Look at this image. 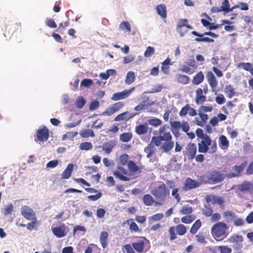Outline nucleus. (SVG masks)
<instances>
[{
    "label": "nucleus",
    "instance_id": "nucleus-1",
    "mask_svg": "<svg viewBox=\"0 0 253 253\" xmlns=\"http://www.w3.org/2000/svg\"><path fill=\"white\" fill-rule=\"evenodd\" d=\"M166 126L164 125L159 129V135L153 136L151 141L147 147L144 148V152L147 153L148 158L151 157L155 152V145L159 146L162 142L164 141L161 146V149L165 152L170 151L174 147V142L172 140V136L169 131H166Z\"/></svg>",
    "mask_w": 253,
    "mask_h": 253
},
{
    "label": "nucleus",
    "instance_id": "nucleus-2",
    "mask_svg": "<svg viewBox=\"0 0 253 253\" xmlns=\"http://www.w3.org/2000/svg\"><path fill=\"white\" fill-rule=\"evenodd\" d=\"M216 150V142H212L210 136H206L198 143V151L200 153H206L209 151L210 153L213 154Z\"/></svg>",
    "mask_w": 253,
    "mask_h": 253
},
{
    "label": "nucleus",
    "instance_id": "nucleus-3",
    "mask_svg": "<svg viewBox=\"0 0 253 253\" xmlns=\"http://www.w3.org/2000/svg\"><path fill=\"white\" fill-rule=\"evenodd\" d=\"M228 229L227 224L222 222L214 224L211 228V233L216 240H221L227 236L226 232Z\"/></svg>",
    "mask_w": 253,
    "mask_h": 253
},
{
    "label": "nucleus",
    "instance_id": "nucleus-4",
    "mask_svg": "<svg viewBox=\"0 0 253 253\" xmlns=\"http://www.w3.org/2000/svg\"><path fill=\"white\" fill-rule=\"evenodd\" d=\"M132 247L138 253H146L150 248L149 241L145 237L138 236L132 243Z\"/></svg>",
    "mask_w": 253,
    "mask_h": 253
},
{
    "label": "nucleus",
    "instance_id": "nucleus-5",
    "mask_svg": "<svg viewBox=\"0 0 253 253\" xmlns=\"http://www.w3.org/2000/svg\"><path fill=\"white\" fill-rule=\"evenodd\" d=\"M151 194L157 200L164 202L167 197L169 196V191L166 185L164 183H162L158 187L153 189L151 191Z\"/></svg>",
    "mask_w": 253,
    "mask_h": 253
},
{
    "label": "nucleus",
    "instance_id": "nucleus-6",
    "mask_svg": "<svg viewBox=\"0 0 253 253\" xmlns=\"http://www.w3.org/2000/svg\"><path fill=\"white\" fill-rule=\"evenodd\" d=\"M125 104V103L122 101H119L115 103L102 112L101 115L108 116H111L123 108Z\"/></svg>",
    "mask_w": 253,
    "mask_h": 253
},
{
    "label": "nucleus",
    "instance_id": "nucleus-7",
    "mask_svg": "<svg viewBox=\"0 0 253 253\" xmlns=\"http://www.w3.org/2000/svg\"><path fill=\"white\" fill-rule=\"evenodd\" d=\"M53 224L51 227V230L56 237L59 238H61L65 237L67 234L66 226L64 223H60L59 225L57 227H54Z\"/></svg>",
    "mask_w": 253,
    "mask_h": 253
},
{
    "label": "nucleus",
    "instance_id": "nucleus-8",
    "mask_svg": "<svg viewBox=\"0 0 253 253\" xmlns=\"http://www.w3.org/2000/svg\"><path fill=\"white\" fill-rule=\"evenodd\" d=\"M20 27V25L17 22H10L6 24L4 30V36L5 37H10L12 33L18 30Z\"/></svg>",
    "mask_w": 253,
    "mask_h": 253
},
{
    "label": "nucleus",
    "instance_id": "nucleus-9",
    "mask_svg": "<svg viewBox=\"0 0 253 253\" xmlns=\"http://www.w3.org/2000/svg\"><path fill=\"white\" fill-rule=\"evenodd\" d=\"M21 215L26 219H37L36 214L33 210L28 206H23L21 210Z\"/></svg>",
    "mask_w": 253,
    "mask_h": 253
},
{
    "label": "nucleus",
    "instance_id": "nucleus-10",
    "mask_svg": "<svg viewBox=\"0 0 253 253\" xmlns=\"http://www.w3.org/2000/svg\"><path fill=\"white\" fill-rule=\"evenodd\" d=\"M49 137V130L46 126L40 127L37 132L36 141H46Z\"/></svg>",
    "mask_w": 253,
    "mask_h": 253
},
{
    "label": "nucleus",
    "instance_id": "nucleus-11",
    "mask_svg": "<svg viewBox=\"0 0 253 253\" xmlns=\"http://www.w3.org/2000/svg\"><path fill=\"white\" fill-rule=\"evenodd\" d=\"M134 89V87H132L129 89H125L122 91L116 92L112 95L111 99L114 101L125 99L129 96Z\"/></svg>",
    "mask_w": 253,
    "mask_h": 253
},
{
    "label": "nucleus",
    "instance_id": "nucleus-12",
    "mask_svg": "<svg viewBox=\"0 0 253 253\" xmlns=\"http://www.w3.org/2000/svg\"><path fill=\"white\" fill-rule=\"evenodd\" d=\"M113 174L122 181H128L129 178L127 170L122 167H118L117 169L114 171Z\"/></svg>",
    "mask_w": 253,
    "mask_h": 253
},
{
    "label": "nucleus",
    "instance_id": "nucleus-13",
    "mask_svg": "<svg viewBox=\"0 0 253 253\" xmlns=\"http://www.w3.org/2000/svg\"><path fill=\"white\" fill-rule=\"evenodd\" d=\"M211 32H206L203 34L199 33L195 31H193L191 32V34L195 36L198 37L195 39L194 41L197 42H208L209 43H212L214 42V40L211 39L209 37L203 38L204 35H210Z\"/></svg>",
    "mask_w": 253,
    "mask_h": 253
},
{
    "label": "nucleus",
    "instance_id": "nucleus-14",
    "mask_svg": "<svg viewBox=\"0 0 253 253\" xmlns=\"http://www.w3.org/2000/svg\"><path fill=\"white\" fill-rule=\"evenodd\" d=\"M201 185L200 183L190 177H188L183 186L182 189L184 191H188L199 187Z\"/></svg>",
    "mask_w": 253,
    "mask_h": 253
},
{
    "label": "nucleus",
    "instance_id": "nucleus-15",
    "mask_svg": "<svg viewBox=\"0 0 253 253\" xmlns=\"http://www.w3.org/2000/svg\"><path fill=\"white\" fill-rule=\"evenodd\" d=\"M207 180L210 183H216L221 182L223 180L222 174L216 171H213L210 174L209 176L207 177Z\"/></svg>",
    "mask_w": 253,
    "mask_h": 253
},
{
    "label": "nucleus",
    "instance_id": "nucleus-16",
    "mask_svg": "<svg viewBox=\"0 0 253 253\" xmlns=\"http://www.w3.org/2000/svg\"><path fill=\"white\" fill-rule=\"evenodd\" d=\"M186 149V155L189 160L193 159L197 152V146L193 143H189L187 144Z\"/></svg>",
    "mask_w": 253,
    "mask_h": 253
},
{
    "label": "nucleus",
    "instance_id": "nucleus-17",
    "mask_svg": "<svg viewBox=\"0 0 253 253\" xmlns=\"http://www.w3.org/2000/svg\"><path fill=\"white\" fill-rule=\"evenodd\" d=\"M206 200L207 203L212 205L217 204L221 206L224 204V201L222 198L215 195L207 196Z\"/></svg>",
    "mask_w": 253,
    "mask_h": 253
},
{
    "label": "nucleus",
    "instance_id": "nucleus-18",
    "mask_svg": "<svg viewBox=\"0 0 253 253\" xmlns=\"http://www.w3.org/2000/svg\"><path fill=\"white\" fill-rule=\"evenodd\" d=\"M207 81L212 89H215L218 85V82L212 72L209 71L206 76Z\"/></svg>",
    "mask_w": 253,
    "mask_h": 253
},
{
    "label": "nucleus",
    "instance_id": "nucleus-19",
    "mask_svg": "<svg viewBox=\"0 0 253 253\" xmlns=\"http://www.w3.org/2000/svg\"><path fill=\"white\" fill-rule=\"evenodd\" d=\"M203 91L201 88H198L196 90V103L197 104H202L206 100L207 97L203 94Z\"/></svg>",
    "mask_w": 253,
    "mask_h": 253
},
{
    "label": "nucleus",
    "instance_id": "nucleus-20",
    "mask_svg": "<svg viewBox=\"0 0 253 253\" xmlns=\"http://www.w3.org/2000/svg\"><path fill=\"white\" fill-rule=\"evenodd\" d=\"M156 11L159 15L162 18L165 19L167 17V10L166 5L164 3L159 4L156 7Z\"/></svg>",
    "mask_w": 253,
    "mask_h": 253
},
{
    "label": "nucleus",
    "instance_id": "nucleus-21",
    "mask_svg": "<svg viewBox=\"0 0 253 253\" xmlns=\"http://www.w3.org/2000/svg\"><path fill=\"white\" fill-rule=\"evenodd\" d=\"M176 81L180 84H186L189 83L190 78L185 75L177 74L175 75Z\"/></svg>",
    "mask_w": 253,
    "mask_h": 253
},
{
    "label": "nucleus",
    "instance_id": "nucleus-22",
    "mask_svg": "<svg viewBox=\"0 0 253 253\" xmlns=\"http://www.w3.org/2000/svg\"><path fill=\"white\" fill-rule=\"evenodd\" d=\"M74 169V165L73 164H69L67 166L66 169L63 171L62 173L61 176L63 179H68L71 176Z\"/></svg>",
    "mask_w": 253,
    "mask_h": 253
},
{
    "label": "nucleus",
    "instance_id": "nucleus-23",
    "mask_svg": "<svg viewBox=\"0 0 253 253\" xmlns=\"http://www.w3.org/2000/svg\"><path fill=\"white\" fill-rule=\"evenodd\" d=\"M205 78V76L202 71L198 72L193 77L192 84L194 85H198L202 83Z\"/></svg>",
    "mask_w": 253,
    "mask_h": 253
},
{
    "label": "nucleus",
    "instance_id": "nucleus-24",
    "mask_svg": "<svg viewBox=\"0 0 253 253\" xmlns=\"http://www.w3.org/2000/svg\"><path fill=\"white\" fill-rule=\"evenodd\" d=\"M148 130V126L147 124L139 125L136 126L135 128V132L138 135H143L146 134Z\"/></svg>",
    "mask_w": 253,
    "mask_h": 253
},
{
    "label": "nucleus",
    "instance_id": "nucleus-25",
    "mask_svg": "<svg viewBox=\"0 0 253 253\" xmlns=\"http://www.w3.org/2000/svg\"><path fill=\"white\" fill-rule=\"evenodd\" d=\"M109 236L108 233L106 231H103L100 235V242L101 244L102 247L103 249L107 248L108 246V238Z\"/></svg>",
    "mask_w": 253,
    "mask_h": 253
},
{
    "label": "nucleus",
    "instance_id": "nucleus-26",
    "mask_svg": "<svg viewBox=\"0 0 253 253\" xmlns=\"http://www.w3.org/2000/svg\"><path fill=\"white\" fill-rule=\"evenodd\" d=\"M170 64V59L168 57L162 63L161 66V71L165 74H168L169 73V65Z\"/></svg>",
    "mask_w": 253,
    "mask_h": 253
},
{
    "label": "nucleus",
    "instance_id": "nucleus-27",
    "mask_svg": "<svg viewBox=\"0 0 253 253\" xmlns=\"http://www.w3.org/2000/svg\"><path fill=\"white\" fill-rule=\"evenodd\" d=\"M224 92L226 96L231 98L235 95V89L231 84L226 85L224 88Z\"/></svg>",
    "mask_w": 253,
    "mask_h": 253
},
{
    "label": "nucleus",
    "instance_id": "nucleus-28",
    "mask_svg": "<svg viewBox=\"0 0 253 253\" xmlns=\"http://www.w3.org/2000/svg\"><path fill=\"white\" fill-rule=\"evenodd\" d=\"M233 169L237 172L236 173H230L227 175L229 178H232L238 176L240 172H241L244 169L243 165L240 166L235 165L233 167Z\"/></svg>",
    "mask_w": 253,
    "mask_h": 253
},
{
    "label": "nucleus",
    "instance_id": "nucleus-29",
    "mask_svg": "<svg viewBox=\"0 0 253 253\" xmlns=\"http://www.w3.org/2000/svg\"><path fill=\"white\" fill-rule=\"evenodd\" d=\"M228 241L233 244L239 243V242H243V237L242 235L233 234L228 239Z\"/></svg>",
    "mask_w": 253,
    "mask_h": 253
},
{
    "label": "nucleus",
    "instance_id": "nucleus-30",
    "mask_svg": "<svg viewBox=\"0 0 253 253\" xmlns=\"http://www.w3.org/2000/svg\"><path fill=\"white\" fill-rule=\"evenodd\" d=\"M132 136L131 132H124L120 135V140L123 142H128L132 139Z\"/></svg>",
    "mask_w": 253,
    "mask_h": 253
},
{
    "label": "nucleus",
    "instance_id": "nucleus-31",
    "mask_svg": "<svg viewBox=\"0 0 253 253\" xmlns=\"http://www.w3.org/2000/svg\"><path fill=\"white\" fill-rule=\"evenodd\" d=\"M229 141L225 135H221L219 137V145L223 149H226L229 146Z\"/></svg>",
    "mask_w": 253,
    "mask_h": 253
},
{
    "label": "nucleus",
    "instance_id": "nucleus-32",
    "mask_svg": "<svg viewBox=\"0 0 253 253\" xmlns=\"http://www.w3.org/2000/svg\"><path fill=\"white\" fill-rule=\"evenodd\" d=\"M129 112L126 111L117 115L114 119L115 121H120L124 120H129L133 116H128Z\"/></svg>",
    "mask_w": 253,
    "mask_h": 253
},
{
    "label": "nucleus",
    "instance_id": "nucleus-33",
    "mask_svg": "<svg viewBox=\"0 0 253 253\" xmlns=\"http://www.w3.org/2000/svg\"><path fill=\"white\" fill-rule=\"evenodd\" d=\"M202 225V222L200 219H197L192 225L190 232L192 234H195Z\"/></svg>",
    "mask_w": 253,
    "mask_h": 253
},
{
    "label": "nucleus",
    "instance_id": "nucleus-34",
    "mask_svg": "<svg viewBox=\"0 0 253 253\" xmlns=\"http://www.w3.org/2000/svg\"><path fill=\"white\" fill-rule=\"evenodd\" d=\"M175 227L176 228V233L179 235H183L187 232V229L184 224H179Z\"/></svg>",
    "mask_w": 253,
    "mask_h": 253
},
{
    "label": "nucleus",
    "instance_id": "nucleus-35",
    "mask_svg": "<svg viewBox=\"0 0 253 253\" xmlns=\"http://www.w3.org/2000/svg\"><path fill=\"white\" fill-rule=\"evenodd\" d=\"M120 29L130 33L131 30V25L127 21L122 22L119 25Z\"/></svg>",
    "mask_w": 253,
    "mask_h": 253
},
{
    "label": "nucleus",
    "instance_id": "nucleus-36",
    "mask_svg": "<svg viewBox=\"0 0 253 253\" xmlns=\"http://www.w3.org/2000/svg\"><path fill=\"white\" fill-rule=\"evenodd\" d=\"M135 80L134 73L132 71H129L127 73L126 77L125 83L127 84H130L132 83Z\"/></svg>",
    "mask_w": 253,
    "mask_h": 253
},
{
    "label": "nucleus",
    "instance_id": "nucleus-37",
    "mask_svg": "<svg viewBox=\"0 0 253 253\" xmlns=\"http://www.w3.org/2000/svg\"><path fill=\"white\" fill-rule=\"evenodd\" d=\"M143 201L146 206H151L154 202L152 197L149 194H145L143 196Z\"/></svg>",
    "mask_w": 253,
    "mask_h": 253
},
{
    "label": "nucleus",
    "instance_id": "nucleus-38",
    "mask_svg": "<svg viewBox=\"0 0 253 253\" xmlns=\"http://www.w3.org/2000/svg\"><path fill=\"white\" fill-rule=\"evenodd\" d=\"M80 135L84 138H87L89 136L94 137L95 136L93 131L92 129H84L80 132Z\"/></svg>",
    "mask_w": 253,
    "mask_h": 253
},
{
    "label": "nucleus",
    "instance_id": "nucleus-39",
    "mask_svg": "<svg viewBox=\"0 0 253 253\" xmlns=\"http://www.w3.org/2000/svg\"><path fill=\"white\" fill-rule=\"evenodd\" d=\"M220 7L223 11L225 13H227L231 12V9H230V3L228 0H223Z\"/></svg>",
    "mask_w": 253,
    "mask_h": 253
},
{
    "label": "nucleus",
    "instance_id": "nucleus-40",
    "mask_svg": "<svg viewBox=\"0 0 253 253\" xmlns=\"http://www.w3.org/2000/svg\"><path fill=\"white\" fill-rule=\"evenodd\" d=\"M193 212V209L189 205H184L180 210V212L182 214H190Z\"/></svg>",
    "mask_w": 253,
    "mask_h": 253
},
{
    "label": "nucleus",
    "instance_id": "nucleus-41",
    "mask_svg": "<svg viewBox=\"0 0 253 253\" xmlns=\"http://www.w3.org/2000/svg\"><path fill=\"white\" fill-rule=\"evenodd\" d=\"M114 145L109 142L104 143L102 146L103 150L107 154H109L112 151Z\"/></svg>",
    "mask_w": 253,
    "mask_h": 253
},
{
    "label": "nucleus",
    "instance_id": "nucleus-42",
    "mask_svg": "<svg viewBox=\"0 0 253 253\" xmlns=\"http://www.w3.org/2000/svg\"><path fill=\"white\" fill-rule=\"evenodd\" d=\"M237 66L238 68H242L245 71H250L251 68L253 66V64L249 62H240Z\"/></svg>",
    "mask_w": 253,
    "mask_h": 253
},
{
    "label": "nucleus",
    "instance_id": "nucleus-43",
    "mask_svg": "<svg viewBox=\"0 0 253 253\" xmlns=\"http://www.w3.org/2000/svg\"><path fill=\"white\" fill-rule=\"evenodd\" d=\"M128 169L132 172H136L139 170V168L132 161H129L127 164Z\"/></svg>",
    "mask_w": 253,
    "mask_h": 253
},
{
    "label": "nucleus",
    "instance_id": "nucleus-44",
    "mask_svg": "<svg viewBox=\"0 0 253 253\" xmlns=\"http://www.w3.org/2000/svg\"><path fill=\"white\" fill-rule=\"evenodd\" d=\"M148 123L151 126H152L154 127H157L161 125L162 121L159 119L153 118L148 120Z\"/></svg>",
    "mask_w": 253,
    "mask_h": 253
},
{
    "label": "nucleus",
    "instance_id": "nucleus-45",
    "mask_svg": "<svg viewBox=\"0 0 253 253\" xmlns=\"http://www.w3.org/2000/svg\"><path fill=\"white\" fill-rule=\"evenodd\" d=\"M195 216L192 215H188L182 217L181 220L182 223L185 224H189L192 223L195 220Z\"/></svg>",
    "mask_w": 253,
    "mask_h": 253
},
{
    "label": "nucleus",
    "instance_id": "nucleus-46",
    "mask_svg": "<svg viewBox=\"0 0 253 253\" xmlns=\"http://www.w3.org/2000/svg\"><path fill=\"white\" fill-rule=\"evenodd\" d=\"M30 220L32 221V222L28 223L27 225V228L32 231L34 229H36L37 226L38 225L39 223V221L37 219H31Z\"/></svg>",
    "mask_w": 253,
    "mask_h": 253
},
{
    "label": "nucleus",
    "instance_id": "nucleus-47",
    "mask_svg": "<svg viewBox=\"0 0 253 253\" xmlns=\"http://www.w3.org/2000/svg\"><path fill=\"white\" fill-rule=\"evenodd\" d=\"M93 147L92 144L91 142H85L82 143L80 145V148L83 150H89Z\"/></svg>",
    "mask_w": 253,
    "mask_h": 253
},
{
    "label": "nucleus",
    "instance_id": "nucleus-48",
    "mask_svg": "<svg viewBox=\"0 0 253 253\" xmlns=\"http://www.w3.org/2000/svg\"><path fill=\"white\" fill-rule=\"evenodd\" d=\"M164 217V215L162 213H159L155 214L149 218V221L150 223L154 222L155 221L159 220L162 219Z\"/></svg>",
    "mask_w": 253,
    "mask_h": 253
},
{
    "label": "nucleus",
    "instance_id": "nucleus-49",
    "mask_svg": "<svg viewBox=\"0 0 253 253\" xmlns=\"http://www.w3.org/2000/svg\"><path fill=\"white\" fill-rule=\"evenodd\" d=\"M85 102V100L83 97H81L76 100L75 105L78 108L81 109L84 106Z\"/></svg>",
    "mask_w": 253,
    "mask_h": 253
},
{
    "label": "nucleus",
    "instance_id": "nucleus-50",
    "mask_svg": "<svg viewBox=\"0 0 253 253\" xmlns=\"http://www.w3.org/2000/svg\"><path fill=\"white\" fill-rule=\"evenodd\" d=\"M13 211V206L10 204L2 210V213L4 215L11 214Z\"/></svg>",
    "mask_w": 253,
    "mask_h": 253
},
{
    "label": "nucleus",
    "instance_id": "nucleus-51",
    "mask_svg": "<svg viewBox=\"0 0 253 253\" xmlns=\"http://www.w3.org/2000/svg\"><path fill=\"white\" fill-rule=\"evenodd\" d=\"M122 250L125 253H135V250L130 244H126L123 246Z\"/></svg>",
    "mask_w": 253,
    "mask_h": 253
},
{
    "label": "nucleus",
    "instance_id": "nucleus-52",
    "mask_svg": "<svg viewBox=\"0 0 253 253\" xmlns=\"http://www.w3.org/2000/svg\"><path fill=\"white\" fill-rule=\"evenodd\" d=\"M155 48L152 46H148L145 50L144 56L145 57H149L155 53Z\"/></svg>",
    "mask_w": 253,
    "mask_h": 253
},
{
    "label": "nucleus",
    "instance_id": "nucleus-53",
    "mask_svg": "<svg viewBox=\"0 0 253 253\" xmlns=\"http://www.w3.org/2000/svg\"><path fill=\"white\" fill-rule=\"evenodd\" d=\"M78 134L77 131H69L66 132L62 137L63 140L66 139H71L76 136Z\"/></svg>",
    "mask_w": 253,
    "mask_h": 253
},
{
    "label": "nucleus",
    "instance_id": "nucleus-54",
    "mask_svg": "<svg viewBox=\"0 0 253 253\" xmlns=\"http://www.w3.org/2000/svg\"><path fill=\"white\" fill-rule=\"evenodd\" d=\"M176 228L174 226H171L169 228V233L170 235L169 239L172 241L175 239L177 237L176 233H175Z\"/></svg>",
    "mask_w": 253,
    "mask_h": 253
},
{
    "label": "nucleus",
    "instance_id": "nucleus-55",
    "mask_svg": "<svg viewBox=\"0 0 253 253\" xmlns=\"http://www.w3.org/2000/svg\"><path fill=\"white\" fill-rule=\"evenodd\" d=\"M218 250L220 253H231L232 252V249L227 246H218Z\"/></svg>",
    "mask_w": 253,
    "mask_h": 253
},
{
    "label": "nucleus",
    "instance_id": "nucleus-56",
    "mask_svg": "<svg viewBox=\"0 0 253 253\" xmlns=\"http://www.w3.org/2000/svg\"><path fill=\"white\" fill-rule=\"evenodd\" d=\"M93 84V82L92 80L89 79H84L81 83V85L84 87H89L91 86Z\"/></svg>",
    "mask_w": 253,
    "mask_h": 253
},
{
    "label": "nucleus",
    "instance_id": "nucleus-57",
    "mask_svg": "<svg viewBox=\"0 0 253 253\" xmlns=\"http://www.w3.org/2000/svg\"><path fill=\"white\" fill-rule=\"evenodd\" d=\"M181 123L179 121H173L170 123L171 127L172 130H178L181 127Z\"/></svg>",
    "mask_w": 253,
    "mask_h": 253
},
{
    "label": "nucleus",
    "instance_id": "nucleus-58",
    "mask_svg": "<svg viewBox=\"0 0 253 253\" xmlns=\"http://www.w3.org/2000/svg\"><path fill=\"white\" fill-rule=\"evenodd\" d=\"M45 24L47 26L52 28H55L57 27V25L54 19L51 18L46 19L45 20Z\"/></svg>",
    "mask_w": 253,
    "mask_h": 253
},
{
    "label": "nucleus",
    "instance_id": "nucleus-59",
    "mask_svg": "<svg viewBox=\"0 0 253 253\" xmlns=\"http://www.w3.org/2000/svg\"><path fill=\"white\" fill-rule=\"evenodd\" d=\"M190 109V105L189 104H186L182 108L181 110L179 112V116H185L188 113L189 110Z\"/></svg>",
    "mask_w": 253,
    "mask_h": 253
},
{
    "label": "nucleus",
    "instance_id": "nucleus-60",
    "mask_svg": "<svg viewBox=\"0 0 253 253\" xmlns=\"http://www.w3.org/2000/svg\"><path fill=\"white\" fill-rule=\"evenodd\" d=\"M178 189L177 188H174L173 189L171 192V195L176 200L177 203L180 201L181 198L178 193Z\"/></svg>",
    "mask_w": 253,
    "mask_h": 253
},
{
    "label": "nucleus",
    "instance_id": "nucleus-61",
    "mask_svg": "<svg viewBox=\"0 0 253 253\" xmlns=\"http://www.w3.org/2000/svg\"><path fill=\"white\" fill-rule=\"evenodd\" d=\"M196 133L197 137L202 139H204L206 136H209L207 134L204 133L203 129L200 128H197L196 129Z\"/></svg>",
    "mask_w": 253,
    "mask_h": 253
},
{
    "label": "nucleus",
    "instance_id": "nucleus-62",
    "mask_svg": "<svg viewBox=\"0 0 253 253\" xmlns=\"http://www.w3.org/2000/svg\"><path fill=\"white\" fill-rule=\"evenodd\" d=\"M213 108L211 106H206L202 105L199 109V111L202 113L210 112L212 111Z\"/></svg>",
    "mask_w": 253,
    "mask_h": 253
},
{
    "label": "nucleus",
    "instance_id": "nucleus-63",
    "mask_svg": "<svg viewBox=\"0 0 253 253\" xmlns=\"http://www.w3.org/2000/svg\"><path fill=\"white\" fill-rule=\"evenodd\" d=\"M102 195V193L100 192H98L97 194L94 195H89L87 196V199L92 201H95L100 199Z\"/></svg>",
    "mask_w": 253,
    "mask_h": 253
},
{
    "label": "nucleus",
    "instance_id": "nucleus-64",
    "mask_svg": "<svg viewBox=\"0 0 253 253\" xmlns=\"http://www.w3.org/2000/svg\"><path fill=\"white\" fill-rule=\"evenodd\" d=\"M97 249V246L93 244H90L84 251V253H93L95 250Z\"/></svg>",
    "mask_w": 253,
    "mask_h": 253
}]
</instances>
